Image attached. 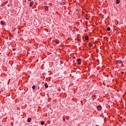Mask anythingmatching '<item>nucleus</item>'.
<instances>
[{"instance_id": "nucleus-5", "label": "nucleus", "mask_w": 126, "mask_h": 126, "mask_svg": "<svg viewBox=\"0 0 126 126\" xmlns=\"http://www.w3.org/2000/svg\"><path fill=\"white\" fill-rule=\"evenodd\" d=\"M122 61L119 60L117 61V63H122Z\"/></svg>"}, {"instance_id": "nucleus-1", "label": "nucleus", "mask_w": 126, "mask_h": 126, "mask_svg": "<svg viewBox=\"0 0 126 126\" xmlns=\"http://www.w3.org/2000/svg\"><path fill=\"white\" fill-rule=\"evenodd\" d=\"M97 109L98 111H101V110H102V106H101V105H98L97 106Z\"/></svg>"}, {"instance_id": "nucleus-3", "label": "nucleus", "mask_w": 126, "mask_h": 126, "mask_svg": "<svg viewBox=\"0 0 126 126\" xmlns=\"http://www.w3.org/2000/svg\"><path fill=\"white\" fill-rule=\"evenodd\" d=\"M33 4H34V1L31 2L30 3V7H31L32 6V5H33Z\"/></svg>"}, {"instance_id": "nucleus-21", "label": "nucleus", "mask_w": 126, "mask_h": 126, "mask_svg": "<svg viewBox=\"0 0 126 126\" xmlns=\"http://www.w3.org/2000/svg\"><path fill=\"white\" fill-rule=\"evenodd\" d=\"M48 107H49V106H47Z\"/></svg>"}, {"instance_id": "nucleus-10", "label": "nucleus", "mask_w": 126, "mask_h": 126, "mask_svg": "<svg viewBox=\"0 0 126 126\" xmlns=\"http://www.w3.org/2000/svg\"><path fill=\"white\" fill-rule=\"evenodd\" d=\"M107 31H111V28L110 27L107 28Z\"/></svg>"}, {"instance_id": "nucleus-14", "label": "nucleus", "mask_w": 126, "mask_h": 126, "mask_svg": "<svg viewBox=\"0 0 126 126\" xmlns=\"http://www.w3.org/2000/svg\"><path fill=\"white\" fill-rule=\"evenodd\" d=\"M66 120H69V117L68 116H66Z\"/></svg>"}, {"instance_id": "nucleus-11", "label": "nucleus", "mask_w": 126, "mask_h": 126, "mask_svg": "<svg viewBox=\"0 0 126 126\" xmlns=\"http://www.w3.org/2000/svg\"><path fill=\"white\" fill-rule=\"evenodd\" d=\"M32 89H33V90H35V89H36V86H33L32 87Z\"/></svg>"}, {"instance_id": "nucleus-6", "label": "nucleus", "mask_w": 126, "mask_h": 126, "mask_svg": "<svg viewBox=\"0 0 126 126\" xmlns=\"http://www.w3.org/2000/svg\"><path fill=\"white\" fill-rule=\"evenodd\" d=\"M32 119L31 118H28V123H31Z\"/></svg>"}, {"instance_id": "nucleus-20", "label": "nucleus", "mask_w": 126, "mask_h": 126, "mask_svg": "<svg viewBox=\"0 0 126 126\" xmlns=\"http://www.w3.org/2000/svg\"><path fill=\"white\" fill-rule=\"evenodd\" d=\"M30 1H31V0H29Z\"/></svg>"}, {"instance_id": "nucleus-8", "label": "nucleus", "mask_w": 126, "mask_h": 126, "mask_svg": "<svg viewBox=\"0 0 126 126\" xmlns=\"http://www.w3.org/2000/svg\"><path fill=\"white\" fill-rule=\"evenodd\" d=\"M85 40H86V41H87V40H88V36H86L85 37Z\"/></svg>"}, {"instance_id": "nucleus-13", "label": "nucleus", "mask_w": 126, "mask_h": 126, "mask_svg": "<svg viewBox=\"0 0 126 126\" xmlns=\"http://www.w3.org/2000/svg\"><path fill=\"white\" fill-rule=\"evenodd\" d=\"M89 45L90 47H93V46L92 44H91V43H89Z\"/></svg>"}, {"instance_id": "nucleus-19", "label": "nucleus", "mask_w": 126, "mask_h": 126, "mask_svg": "<svg viewBox=\"0 0 126 126\" xmlns=\"http://www.w3.org/2000/svg\"><path fill=\"white\" fill-rule=\"evenodd\" d=\"M94 97H96V95H94Z\"/></svg>"}, {"instance_id": "nucleus-18", "label": "nucleus", "mask_w": 126, "mask_h": 126, "mask_svg": "<svg viewBox=\"0 0 126 126\" xmlns=\"http://www.w3.org/2000/svg\"><path fill=\"white\" fill-rule=\"evenodd\" d=\"M78 64H81V62H79L78 63Z\"/></svg>"}, {"instance_id": "nucleus-9", "label": "nucleus", "mask_w": 126, "mask_h": 126, "mask_svg": "<svg viewBox=\"0 0 126 126\" xmlns=\"http://www.w3.org/2000/svg\"><path fill=\"white\" fill-rule=\"evenodd\" d=\"M116 3H117V4H119V3H120V0H116Z\"/></svg>"}, {"instance_id": "nucleus-7", "label": "nucleus", "mask_w": 126, "mask_h": 126, "mask_svg": "<svg viewBox=\"0 0 126 126\" xmlns=\"http://www.w3.org/2000/svg\"><path fill=\"white\" fill-rule=\"evenodd\" d=\"M41 125L42 126H44V125H45V122L44 121H42L41 122Z\"/></svg>"}, {"instance_id": "nucleus-2", "label": "nucleus", "mask_w": 126, "mask_h": 126, "mask_svg": "<svg viewBox=\"0 0 126 126\" xmlns=\"http://www.w3.org/2000/svg\"><path fill=\"white\" fill-rule=\"evenodd\" d=\"M8 1H6L4 2H3L2 5H1V6H4V5H5V4H7Z\"/></svg>"}, {"instance_id": "nucleus-12", "label": "nucleus", "mask_w": 126, "mask_h": 126, "mask_svg": "<svg viewBox=\"0 0 126 126\" xmlns=\"http://www.w3.org/2000/svg\"><path fill=\"white\" fill-rule=\"evenodd\" d=\"M1 24H2V25H3V24H4V23L3 22V21H1Z\"/></svg>"}, {"instance_id": "nucleus-4", "label": "nucleus", "mask_w": 126, "mask_h": 126, "mask_svg": "<svg viewBox=\"0 0 126 126\" xmlns=\"http://www.w3.org/2000/svg\"><path fill=\"white\" fill-rule=\"evenodd\" d=\"M44 86L46 88H48L49 87V86L48 85V84L47 83H45Z\"/></svg>"}, {"instance_id": "nucleus-16", "label": "nucleus", "mask_w": 126, "mask_h": 126, "mask_svg": "<svg viewBox=\"0 0 126 126\" xmlns=\"http://www.w3.org/2000/svg\"><path fill=\"white\" fill-rule=\"evenodd\" d=\"M60 42L59 41H56V44H59Z\"/></svg>"}, {"instance_id": "nucleus-17", "label": "nucleus", "mask_w": 126, "mask_h": 126, "mask_svg": "<svg viewBox=\"0 0 126 126\" xmlns=\"http://www.w3.org/2000/svg\"><path fill=\"white\" fill-rule=\"evenodd\" d=\"M53 102H57V100L55 99L54 100H53Z\"/></svg>"}, {"instance_id": "nucleus-15", "label": "nucleus", "mask_w": 126, "mask_h": 126, "mask_svg": "<svg viewBox=\"0 0 126 126\" xmlns=\"http://www.w3.org/2000/svg\"><path fill=\"white\" fill-rule=\"evenodd\" d=\"M77 61V62H80L81 61V59H78Z\"/></svg>"}]
</instances>
